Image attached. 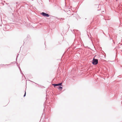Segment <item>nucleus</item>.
<instances>
[{
	"label": "nucleus",
	"mask_w": 122,
	"mask_h": 122,
	"mask_svg": "<svg viewBox=\"0 0 122 122\" xmlns=\"http://www.w3.org/2000/svg\"><path fill=\"white\" fill-rule=\"evenodd\" d=\"M98 63V60L97 59H95L94 58L92 62L93 64L96 65Z\"/></svg>",
	"instance_id": "obj_1"
},
{
	"label": "nucleus",
	"mask_w": 122,
	"mask_h": 122,
	"mask_svg": "<svg viewBox=\"0 0 122 122\" xmlns=\"http://www.w3.org/2000/svg\"><path fill=\"white\" fill-rule=\"evenodd\" d=\"M41 14L43 16H44L48 17H49V15L48 14H46L44 12H43L41 13Z\"/></svg>",
	"instance_id": "obj_2"
},
{
	"label": "nucleus",
	"mask_w": 122,
	"mask_h": 122,
	"mask_svg": "<svg viewBox=\"0 0 122 122\" xmlns=\"http://www.w3.org/2000/svg\"><path fill=\"white\" fill-rule=\"evenodd\" d=\"M52 85L54 86L55 87L56 86H61L62 85V83H60L58 84H53Z\"/></svg>",
	"instance_id": "obj_3"
},
{
	"label": "nucleus",
	"mask_w": 122,
	"mask_h": 122,
	"mask_svg": "<svg viewBox=\"0 0 122 122\" xmlns=\"http://www.w3.org/2000/svg\"><path fill=\"white\" fill-rule=\"evenodd\" d=\"M57 88L59 89H61V90L62 89V87H61V86H59V87H57Z\"/></svg>",
	"instance_id": "obj_4"
},
{
	"label": "nucleus",
	"mask_w": 122,
	"mask_h": 122,
	"mask_svg": "<svg viewBox=\"0 0 122 122\" xmlns=\"http://www.w3.org/2000/svg\"><path fill=\"white\" fill-rule=\"evenodd\" d=\"M19 69L20 70V71L21 73H22V72L21 71V69H20V67H19Z\"/></svg>",
	"instance_id": "obj_5"
},
{
	"label": "nucleus",
	"mask_w": 122,
	"mask_h": 122,
	"mask_svg": "<svg viewBox=\"0 0 122 122\" xmlns=\"http://www.w3.org/2000/svg\"><path fill=\"white\" fill-rule=\"evenodd\" d=\"M19 54H17V57H16V60L17 59V58L18 57V56H19Z\"/></svg>",
	"instance_id": "obj_6"
},
{
	"label": "nucleus",
	"mask_w": 122,
	"mask_h": 122,
	"mask_svg": "<svg viewBox=\"0 0 122 122\" xmlns=\"http://www.w3.org/2000/svg\"><path fill=\"white\" fill-rule=\"evenodd\" d=\"M25 95H26V92H25V94L24 95V97H25Z\"/></svg>",
	"instance_id": "obj_7"
},
{
	"label": "nucleus",
	"mask_w": 122,
	"mask_h": 122,
	"mask_svg": "<svg viewBox=\"0 0 122 122\" xmlns=\"http://www.w3.org/2000/svg\"><path fill=\"white\" fill-rule=\"evenodd\" d=\"M61 20H65V19L64 18H61Z\"/></svg>",
	"instance_id": "obj_8"
},
{
	"label": "nucleus",
	"mask_w": 122,
	"mask_h": 122,
	"mask_svg": "<svg viewBox=\"0 0 122 122\" xmlns=\"http://www.w3.org/2000/svg\"><path fill=\"white\" fill-rule=\"evenodd\" d=\"M9 26L8 25H7L6 26V27H8Z\"/></svg>",
	"instance_id": "obj_9"
}]
</instances>
